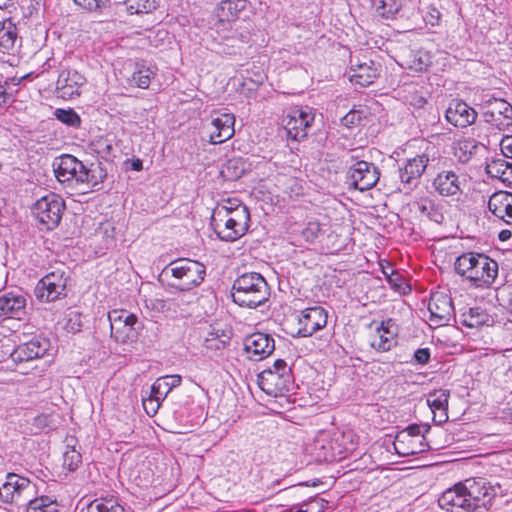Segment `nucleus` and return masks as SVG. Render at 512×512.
<instances>
[{
  "label": "nucleus",
  "mask_w": 512,
  "mask_h": 512,
  "mask_svg": "<svg viewBox=\"0 0 512 512\" xmlns=\"http://www.w3.org/2000/svg\"><path fill=\"white\" fill-rule=\"evenodd\" d=\"M494 497L493 488L484 479H466L444 491L438 504L448 512H487Z\"/></svg>",
  "instance_id": "f257e3e1"
},
{
  "label": "nucleus",
  "mask_w": 512,
  "mask_h": 512,
  "mask_svg": "<svg viewBox=\"0 0 512 512\" xmlns=\"http://www.w3.org/2000/svg\"><path fill=\"white\" fill-rule=\"evenodd\" d=\"M54 172L57 180L61 183L75 181L85 184L92 190H99L100 185L107 178V168L102 161L97 160L85 165L70 154L62 155L58 163H54Z\"/></svg>",
  "instance_id": "f03ea898"
},
{
  "label": "nucleus",
  "mask_w": 512,
  "mask_h": 512,
  "mask_svg": "<svg viewBox=\"0 0 512 512\" xmlns=\"http://www.w3.org/2000/svg\"><path fill=\"white\" fill-rule=\"evenodd\" d=\"M234 207L218 204L211 215V226L220 240L234 242L246 234L250 213L241 202H230Z\"/></svg>",
  "instance_id": "7ed1b4c3"
},
{
  "label": "nucleus",
  "mask_w": 512,
  "mask_h": 512,
  "mask_svg": "<svg viewBox=\"0 0 512 512\" xmlns=\"http://www.w3.org/2000/svg\"><path fill=\"white\" fill-rule=\"evenodd\" d=\"M231 297L240 307L255 309L269 300L270 287L261 274L244 273L234 280Z\"/></svg>",
  "instance_id": "20e7f679"
},
{
  "label": "nucleus",
  "mask_w": 512,
  "mask_h": 512,
  "mask_svg": "<svg viewBox=\"0 0 512 512\" xmlns=\"http://www.w3.org/2000/svg\"><path fill=\"white\" fill-rule=\"evenodd\" d=\"M164 275L170 274L173 281L169 284L171 287L180 291H189L201 285L206 276V267L195 260L177 259L168 264L162 272Z\"/></svg>",
  "instance_id": "39448f33"
},
{
  "label": "nucleus",
  "mask_w": 512,
  "mask_h": 512,
  "mask_svg": "<svg viewBox=\"0 0 512 512\" xmlns=\"http://www.w3.org/2000/svg\"><path fill=\"white\" fill-rule=\"evenodd\" d=\"M258 385L270 396H281L290 391L292 373L290 367L282 359H277L272 367L264 369L258 375Z\"/></svg>",
  "instance_id": "423d86ee"
},
{
  "label": "nucleus",
  "mask_w": 512,
  "mask_h": 512,
  "mask_svg": "<svg viewBox=\"0 0 512 512\" xmlns=\"http://www.w3.org/2000/svg\"><path fill=\"white\" fill-rule=\"evenodd\" d=\"M66 205L63 198L53 192L38 199L32 206V214L46 230H53L61 222Z\"/></svg>",
  "instance_id": "0eeeda50"
},
{
  "label": "nucleus",
  "mask_w": 512,
  "mask_h": 512,
  "mask_svg": "<svg viewBox=\"0 0 512 512\" xmlns=\"http://www.w3.org/2000/svg\"><path fill=\"white\" fill-rule=\"evenodd\" d=\"M111 337L118 343L132 342L140 328L138 317L127 310H112L108 313Z\"/></svg>",
  "instance_id": "6e6552de"
},
{
  "label": "nucleus",
  "mask_w": 512,
  "mask_h": 512,
  "mask_svg": "<svg viewBox=\"0 0 512 512\" xmlns=\"http://www.w3.org/2000/svg\"><path fill=\"white\" fill-rule=\"evenodd\" d=\"M68 278L64 269H56L46 274L36 284V298L41 302H53L65 297Z\"/></svg>",
  "instance_id": "1a4fd4ad"
},
{
  "label": "nucleus",
  "mask_w": 512,
  "mask_h": 512,
  "mask_svg": "<svg viewBox=\"0 0 512 512\" xmlns=\"http://www.w3.org/2000/svg\"><path fill=\"white\" fill-rule=\"evenodd\" d=\"M36 493V485L28 478L8 473L6 481L0 487V498L5 503L24 504Z\"/></svg>",
  "instance_id": "9d476101"
},
{
  "label": "nucleus",
  "mask_w": 512,
  "mask_h": 512,
  "mask_svg": "<svg viewBox=\"0 0 512 512\" xmlns=\"http://www.w3.org/2000/svg\"><path fill=\"white\" fill-rule=\"evenodd\" d=\"M483 120L498 130L512 126V105L504 99L490 98L482 105Z\"/></svg>",
  "instance_id": "9b49d317"
},
{
  "label": "nucleus",
  "mask_w": 512,
  "mask_h": 512,
  "mask_svg": "<svg viewBox=\"0 0 512 512\" xmlns=\"http://www.w3.org/2000/svg\"><path fill=\"white\" fill-rule=\"evenodd\" d=\"M379 176V170L373 163L361 160L349 168L347 177L351 186L363 192L373 188Z\"/></svg>",
  "instance_id": "f8f14e48"
},
{
  "label": "nucleus",
  "mask_w": 512,
  "mask_h": 512,
  "mask_svg": "<svg viewBox=\"0 0 512 512\" xmlns=\"http://www.w3.org/2000/svg\"><path fill=\"white\" fill-rule=\"evenodd\" d=\"M314 121V115L302 108H295L282 119L287 137L299 141L307 136V130Z\"/></svg>",
  "instance_id": "ddd939ff"
},
{
  "label": "nucleus",
  "mask_w": 512,
  "mask_h": 512,
  "mask_svg": "<svg viewBox=\"0 0 512 512\" xmlns=\"http://www.w3.org/2000/svg\"><path fill=\"white\" fill-rule=\"evenodd\" d=\"M498 270V263L483 254L475 269L469 272L470 278L468 281L475 288H490L498 276Z\"/></svg>",
  "instance_id": "4468645a"
},
{
  "label": "nucleus",
  "mask_w": 512,
  "mask_h": 512,
  "mask_svg": "<svg viewBox=\"0 0 512 512\" xmlns=\"http://www.w3.org/2000/svg\"><path fill=\"white\" fill-rule=\"evenodd\" d=\"M430 320L437 326H443L449 323L454 317V306L449 295L443 292H434L430 296L428 303Z\"/></svg>",
  "instance_id": "2eb2a0df"
},
{
  "label": "nucleus",
  "mask_w": 512,
  "mask_h": 512,
  "mask_svg": "<svg viewBox=\"0 0 512 512\" xmlns=\"http://www.w3.org/2000/svg\"><path fill=\"white\" fill-rule=\"evenodd\" d=\"M327 311L321 306H313L301 311L298 317L300 328L298 334L302 337L313 335L327 324Z\"/></svg>",
  "instance_id": "dca6fc26"
},
{
  "label": "nucleus",
  "mask_w": 512,
  "mask_h": 512,
  "mask_svg": "<svg viewBox=\"0 0 512 512\" xmlns=\"http://www.w3.org/2000/svg\"><path fill=\"white\" fill-rule=\"evenodd\" d=\"M244 350L250 360L260 361L275 350V342L269 334L256 332L245 338Z\"/></svg>",
  "instance_id": "f3484780"
},
{
  "label": "nucleus",
  "mask_w": 512,
  "mask_h": 512,
  "mask_svg": "<svg viewBox=\"0 0 512 512\" xmlns=\"http://www.w3.org/2000/svg\"><path fill=\"white\" fill-rule=\"evenodd\" d=\"M86 78L74 69H63L56 82V91L59 97L69 100L81 94Z\"/></svg>",
  "instance_id": "a211bd4d"
},
{
  "label": "nucleus",
  "mask_w": 512,
  "mask_h": 512,
  "mask_svg": "<svg viewBox=\"0 0 512 512\" xmlns=\"http://www.w3.org/2000/svg\"><path fill=\"white\" fill-rule=\"evenodd\" d=\"M246 0H223L215 9L217 18L214 28L217 32L220 30H230L231 23L239 18V14L246 8Z\"/></svg>",
  "instance_id": "6ab92c4d"
},
{
  "label": "nucleus",
  "mask_w": 512,
  "mask_h": 512,
  "mask_svg": "<svg viewBox=\"0 0 512 512\" xmlns=\"http://www.w3.org/2000/svg\"><path fill=\"white\" fill-rule=\"evenodd\" d=\"M445 117L455 127H467L477 119V112L461 100H453L446 109Z\"/></svg>",
  "instance_id": "aec40b11"
},
{
  "label": "nucleus",
  "mask_w": 512,
  "mask_h": 512,
  "mask_svg": "<svg viewBox=\"0 0 512 512\" xmlns=\"http://www.w3.org/2000/svg\"><path fill=\"white\" fill-rule=\"evenodd\" d=\"M430 158L428 154L417 155L405 161L399 168V177L403 184L416 185L425 169L429 167Z\"/></svg>",
  "instance_id": "412c9836"
},
{
  "label": "nucleus",
  "mask_w": 512,
  "mask_h": 512,
  "mask_svg": "<svg viewBox=\"0 0 512 512\" xmlns=\"http://www.w3.org/2000/svg\"><path fill=\"white\" fill-rule=\"evenodd\" d=\"M434 190L443 197H455L462 194L459 176L452 170H443L433 179Z\"/></svg>",
  "instance_id": "4be33fe9"
},
{
  "label": "nucleus",
  "mask_w": 512,
  "mask_h": 512,
  "mask_svg": "<svg viewBox=\"0 0 512 512\" xmlns=\"http://www.w3.org/2000/svg\"><path fill=\"white\" fill-rule=\"evenodd\" d=\"M49 343L46 339L34 337L30 341L17 346L11 353L15 362H26L44 356Z\"/></svg>",
  "instance_id": "5701e85b"
},
{
  "label": "nucleus",
  "mask_w": 512,
  "mask_h": 512,
  "mask_svg": "<svg viewBox=\"0 0 512 512\" xmlns=\"http://www.w3.org/2000/svg\"><path fill=\"white\" fill-rule=\"evenodd\" d=\"M213 131L210 134L212 144H221L230 139L234 133L235 116L232 113H224L212 120Z\"/></svg>",
  "instance_id": "b1692460"
},
{
  "label": "nucleus",
  "mask_w": 512,
  "mask_h": 512,
  "mask_svg": "<svg viewBox=\"0 0 512 512\" xmlns=\"http://www.w3.org/2000/svg\"><path fill=\"white\" fill-rule=\"evenodd\" d=\"M488 208L497 218L507 224L512 223V193L506 191L494 193L489 198Z\"/></svg>",
  "instance_id": "393cba45"
},
{
  "label": "nucleus",
  "mask_w": 512,
  "mask_h": 512,
  "mask_svg": "<svg viewBox=\"0 0 512 512\" xmlns=\"http://www.w3.org/2000/svg\"><path fill=\"white\" fill-rule=\"evenodd\" d=\"M352 74L350 81L366 87L372 84L378 78L380 73V65L372 60L369 62L357 63L351 65Z\"/></svg>",
  "instance_id": "a878e982"
},
{
  "label": "nucleus",
  "mask_w": 512,
  "mask_h": 512,
  "mask_svg": "<svg viewBox=\"0 0 512 512\" xmlns=\"http://www.w3.org/2000/svg\"><path fill=\"white\" fill-rule=\"evenodd\" d=\"M450 392L445 389L435 390L427 396V404L433 413V421L438 424L448 420V400Z\"/></svg>",
  "instance_id": "bb28decb"
},
{
  "label": "nucleus",
  "mask_w": 512,
  "mask_h": 512,
  "mask_svg": "<svg viewBox=\"0 0 512 512\" xmlns=\"http://www.w3.org/2000/svg\"><path fill=\"white\" fill-rule=\"evenodd\" d=\"M393 446L395 452L400 456H410L425 452L429 446L424 440L413 438L406 433H397Z\"/></svg>",
  "instance_id": "cd10ccee"
},
{
  "label": "nucleus",
  "mask_w": 512,
  "mask_h": 512,
  "mask_svg": "<svg viewBox=\"0 0 512 512\" xmlns=\"http://www.w3.org/2000/svg\"><path fill=\"white\" fill-rule=\"evenodd\" d=\"M26 298L7 293L0 297V315L21 320L25 314Z\"/></svg>",
  "instance_id": "c85d7f7f"
},
{
  "label": "nucleus",
  "mask_w": 512,
  "mask_h": 512,
  "mask_svg": "<svg viewBox=\"0 0 512 512\" xmlns=\"http://www.w3.org/2000/svg\"><path fill=\"white\" fill-rule=\"evenodd\" d=\"M392 320L382 321L376 328L375 334L371 340V346L378 351H388L395 344V332L391 330Z\"/></svg>",
  "instance_id": "c756f323"
},
{
  "label": "nucleus",
  "mask_w": 512,
  "mask_h": 512,
  "mask_svg": "<svg viewBox=\"0 0 512 512\" xmlns=\"http://www.w3.org/2000/svg\"><path fill=\"white\" fill-rule=\"evenodd\" d=\"M486 173L508 185L512 184V163L503 158H493L486 163Z\"/></svg>",
  "instance_id": "7c9ffc66"
},
{
  "label": "nucleus",
  "mask_w": 512,
  "mask_h": 512,
  "mask_svg": "<svg viewBox=\"0 0 512 512\" xmlns=\"http://www.w3.org/2000/svg\"><path fill=\"white\" fill-rule=\"evenodd\" d=\"M24 505L26 512H59L60 507L56 497L36 493Z\"/></svg>",
  "instance_id": "2f4dec72"
},
{
  "label": "nucleus",
  "mask_w": 512,
  "mask_h": 512,
  "mask_svg": "<svg viewBox=\"0 0 512 512\" xmlns=\"http://www.w3.org/2000/svg\"><path fill=\"white\" fill-rule=\"evenodd\" d=\"M493 322L492 317L481 307H472L462 313L461 324L468 328H477L482 325H489Z\"/></svg>",
  "instance_id": "473e14b6"
},
{
  "label": "nucleus",
  "mask_w": 512,
  "mask_h": 512,
  "mask_svg": "<svg viewBox=\"0 0 512 512\" xmlns=\"http://www.w3.org/2000/svg\"><path fill=\"white\" fill-rule=\"evenodd\" d=\"M482 253L468 252L463 253L457 257L455 261V271L458 275L465 278L467 281L470 278L469 272L475 269L477 262L482 258Z\"/></svg>",
  "instance_id": "72a5a7b5"
},
{
  "label": "nucleus",
  "mask_w": 512,
  "mask_h": 512,
  "mask_svg": "<svg viewBox=\"0 0 512 512\" xmlns=\"http://www.w3.org/2000/svg\"><path fill=\"white\" fill-rule=\"evenodd\" d=\"M77 441L74 438L68 440L66 450L63 452V468L74 472L82 464V455L76 448Z\"/></svg>",
  "instance_id": "f704fd0d"
},
{
  "label": "nucleus",
  "mask_w": 512,
  "mask_h": 512,
  "mask_svg": "<svg viewBox=\"0 0 512 512\" xmlns=\"http://www.w3.org/2000/svg\"><path fill=\"white\" fill-rule=\"evenodd\" d=\"M181 381L180 375H168L158 378L151 386L152 394H158L163 400L173 388L181 384Z\"/></svg>",
  "instance_id": "c9c22d12"
},
{
  "label": "nucleus",
  "mask_w": 512,
  "mask_h": 512,
  "mask_svg": "<svg viewBox=\"0 0 512 512\" xmlns=\"http://www.w3.org/2000/svg\"><path fill=\"white\" fill-rule=\"evenodd\" d=\"M87 512H124V508L114 496H106L93 500Z\"/></svg>",
  "instance_id": "e433bc0d"
},
{
  "label": "nucleus",
  "mask_w": 512,
  "mask_h": 512,
  "mask_svg": "<svg viewBox=\"0 0 512 512\" xmlns=\"http://www.w3.org/2000/svg\"><path fill=\"white\" fill-rule=\"evenodd\" d=\"M400 8L401 4L397 0L375 1L376 15L385 20L393 19Z\"/></svg>",
  "instance_id": "4c0bfd02"
},
{
  "label": "nucleus",
  "mask_w": 512,
  "mask_h": 512,
  "mask_svg": "<svg viewBox=\"0 0 512 512\" xmlns=\"http://www.w3.org/2000/svg\"><path fill=\"white\" fill-rule=\"evenodd\" d=\"M458 157L460 161L467 162L473 155H475L479 148H485L483 144L476 141L474 138H465L458 141Z\"/></svg>",
  "instance_id": "58836bf2"
},
{
  "label": "nucleus",
  "mask_w": 512,
  "mask_h": 512,
  "mask_svg": "<svg viewBox=\"0 0 512 512\" xmlns=\"http://www.w3.org/2000/svg\"><path fill=\"white\" fill-rule=\"evenodd\" d=\"M54 115L57 120L73 128H79L81 126V118L78 113L72 109L58 108L54 111Z\"/></svg>",
  "instance_id": "ea45409f"
},
{
  "label": "nucleus",
  "mask_w": 512,
  "mask_h": 512,
  "mask_svg": "<svg viewBox=\"0 0 512 512\" xmlns=\"http://www.w3.org/2000/svg\"><path fill=\"white\" fill-rule=\"evenodd\" d=\"M407 64L415 72L425 71L431 64L430 55L424 51L414 52L411 54Z\"/></svg>",
  "instance_id": "a19ab883"
},
{
  "label": "nucleus",
  "mask_w": 512,
  "mask_h": 512,
  "mask_svg": "<svg viewBox=\"0 0 512 512\" xmlns=\"http://www.w3.org/2000/svg\"><path fill=\"white\" fill-rule=\"evenodd\" d=\"M126 4L130 14L150 13L157 8L155 0H127Z\"/></svg>",
  "instance_id": "79ce46f5"
},
{
  "label": "nucleus",
  "mask_w": 512,
  "mask_h": 512,
  "mask_svg": "<svg viewBox=\"0 0 512 512\" xmlns=\"http://www.w3.org/2000/svg\"><path fill=\"white\" fill-rule=\"evenodd\" d=\"M16 40L17 33L14 25L9 23L0 28V47L8 51L14 47Z\"/></svg>",
  "instance_id": "37998d69"
},
{
  "label": "nucleus",
  "mask_w": 512,
  "mask_h": 512,
  "mask_svg": "<svg viewBox=\"0 0 512 512\" xmlns=\"http://www.w3.org/2000/svg\"><path fill=\"white\" fill-rule=\"evenodd\" d=\"M229 340V337L222 333L219 335L217 332H210L208 336L204 340V347L209 351H218L225 348L227 342Z\"/></svg>",
  "instance_id": "c03bdc74"
},
{
  "label": "nucleus",
  "mask_w": 512,
  "mask_h": 512,
  "mask_svg": "<svg viewBox=\"0 0 512 512\" xmlns=\"http://www.w3.org/2000/svg\"><path fill=\"white\" fill-rule=\"evenodd\" d=\"M326 232L322 225L318 221H310L306 227L302 230V237L308 243H313L321 235Z\"/></svg>",
  "instance_id": "a18cd8bd"
},
{
  "label": "nucleus",
  "mask_w": 512,
  "mask_h": 512,
  "mask_svg": "<svg viewBox=\"0 0 512 512\" xmlns=\"http://www.w3.org/2000/svg\"><path fill=\"white\" fill-rule=\"evenodd\" d=\"M384 274L386 275L388 283L394 290L400 293H406L407 289L410 290L409 285L406 283V279L400 273L391 270L390 274L386 271H384Z\"/></svg>",
  "instance_id": "49530a36"
},
{
  "label": "nucleus",
  "mask_w": 512,
  "mask_h": 512,
  "mask_svg": "<svg viewBox=\"0 0 512 512\" xmlns=\"http://www.w3.org/2000/svg\"><path fill=\"white\" fill-rule=\"evenodd\" d=\"M82 9L91 13H102L107 7L109 0H73Z\"/></svg>",
  "instance_id": "de8ad7c7"
},
{
  "label": "nucleus",
  "mask_w": 512,
  "mask_h": 512,
  "mask_svg": "<svg viewBox=\"0 0 512 512\" xmlns=\"http://www.w3.org/2000/svg\"><path fill=\"white\" fill-rule=\"evenodd\" d=\"M92 147L102 159L108 160L113 155L114 148L108 139L100 138L92 143Z\"/></svg>",
  "instance_id": "09e8293b"
},
{
  "label": "nucleus",
  "mask_w": 512,
  "mask_h": 512,
  "mask_svg": "<svg viewBox=\"0 0 512 512\" xmlns=\"http://www.w3.org/2000/svg\"><path fill=\"white\" fill-rule=\"evenodd\" d=\"M153 71L150 68H141L133 73V81L139 88L146 89L150 85Z\"/></svg>",
  "instance_id": "8fccbe9b"
},
{
  "label": "nucleus",
  "mask_w": 512,
  "mask_h": 512,
  "mask_svg": "<svg viewBox=\"0 0 512 512\" xmlns=\"http://www.w3.org/2000/svg\"><path fill=\"white\" fill-rule=\"evenodd\" d=\"M353 433L351 431L343 432L340 436H336L334 441L336 443L341 439L342 442L339 444L340 449L338 450L339 454H343L346 452H351L355 449V443L353 442Z\"/></svg>",
  "instance_id": "3c124183"
},
{
  "label": "nucleus",
  "mask_w": 512,
  "mask_h": 512,
  "mask_svg": "<svg viewBox=\"0 0 512 512\" xmlns=\"http://www.w3.org/2000/svg\"><path fill=\"white\" fill-rule=\"evenodd\" d=\"M160 396L158 394H150L149 398L143 399V407L146 413L150 416H153L157 413L160 407Z\"/></svg>",
  "instance_id": "603ef678"
},
{
  "label": "nucleus",
  "mask_w": 512,
  "mask_h": 512,
  "mask_svg": "<svg viewBox=\"0 0 512 512\" xmlns=\"http://www.w3.org/2000/svg\"><path fill=\"white\" fill-rule=\"evenodd\" d=\"M429 429H430V427L427 425L422 426V425H418V424H412V425H409L404 430L400 431L399 433H406L413 438H419V439L425 440L424 434L426 432H428Z\"/></svg>",
  "instance_id": "864d4df0"
},
{
  "label": "nucleus",
  "mask_w": 512,
  "mask_h": 512,
  "mask_svg": "<svg viewBox=\"0 0 512 512\" xmlns=\"http://www.w3.org/2000/svg\"><path fill=\"white\" fill-rule=\"evenodd\" d=\"M498 300L501 305L512 310V285L503 286L498 289Z\"/></svg>",
  "instance_id": "5fc2aeb1"
},
{
  "label": "nucleus",
  "mask_w": 512,
  "mask_h": 512,
  "mask_svg": "<svg viewBox=\"0 0 512 512\" xmlns=\"http://www.w3.org/2000/svg\"><path fill=\"white\" fill-rule=\"evenodd\" d=\"M361 119L360 112L351 110L344 117H342L341 122L344 126L351 127L356 125Z\"/></svg>",
  "instance_id": "6e6d98bb"
},
{
  "label": "nucleus",
  "mask_w": 512,
  "mask_h": 512,
  "mask_svg": "<svg viewBox=\"0 0 512 512\" xmlns=\"http://www.w3.org/2000/svg\"><path fill=\"white\" fill-rule=\"evenodd\" d=\"M500 148L505 158H512V135H507L502 138Z\"/></svg>",
  "instance_id": "4d7b16f0"
},
{
  "label": "nucleus",
  "mask_w": 512,
  "mask_h": 512,
  "mask_svg": "<svg viewBox=\"0 0 512 512\" xmlns=\"http://www.w3.org/2000/svg\"><path fill=\"white\" fill-rule=\"evenodd\" d=\"M414 359L418 364H427L430 360V350L428 348L417 349L414 353Z\"/></svg>",
  "instance_id": "13d9d810"
},
{
  "label": "nucleus",
  "mask_w": 512,
  "mask_h": 512,
  "mask_svg": "<svg viewBox=\"0 0 512 512\" xmlns=\"http://www.w3.org/2000/svg\"><path fill=\"white\" fill-rule=\"evenodd\" d=\"M12 100V94L7 92L2 86H0V106Z\"/></svg>",
  "instance_id": "bf43d9fd"
},
{
  "label": "nucleus",
  "mask_w": 512,
  "mask_h": 512,
  "mask_svg": "<svg viewBox=\"0 0 512 512\" xmlns=\"http://www.w3.org/2000/svg\"><path fill=\"white\" fill-rule=\"evenodd\" d=\"M428 204L431 205L430 202L427 203V201L425 202H418L417 203V209L418 211L420 212L421 215H428L429 213V206Z\"/></svg>",
  "instance_id": "052dcab7"
},
{
  "label": "nucleus",
  "mask_w": 512,
  "mask_h": 512,
  "mask_svg": "<svg viewBox=\"0 0 512 512\" xmlns=\"http://www.w3.org/2000/svg\"><path fill=\"white\" fill-rule=\"evenodd\" d=\"M311 504H315L318 508V511L321 512L325 508L327 502L322 498H315L311 501Z\"/></svg>",
  "instance_id": "680f3d73"
},
{
  "label": "nucleus",
  "mask_w": 512,
  "mask_h": 512,
  "mask_svg": "<svg viewBox=\"0 0 512 512\" xmlns=\"http://www.w3.org/2000/svg\"><path fill=\"white\" fill-rule=\"evenodd\" d=\"M511 236H512L511 231L507 230V229H504V230L500 231L498 237H499L500 241H507V240H509L511 238Z\"/></svg>",
  "instance_id": "e2e57ef3"
},
{
  "label": "nucleus",
  "mask_w": 512,
  "mask_h": 512,
  "mask_svg": "<svg viewBox=\"0 0 512 512\" xmlns=\"http://www.w3.org/2000/svg\"><path fill=\"white\" fill-rule=\"evenodd\" d=\"M143 168V163L140 159H136L132 162V169L135 171H140Z\"/></svg>",
  "instance_id": "0e129e2a"
},
{
  "label": "nucleus",
  "mask_w": 512,
  "mask_h": 512,
  "mask_svg": "<svg viewBox=\"0 0 512 512\" xmlns=\"http://www.w3.org/2000/svg\"><path fill=\"white\" fill-rule=\"evenodd\" d=\"M426 103V100L423 97L417 98V100L413 103V105H416L418 107H422Z\"/></svg>",
  "instance_id": "69168bd1"
},
{
  "label": "nucleus",
  "mask_w": 512,
  "mask_h": 512,
  "mask_svg": "<svg viewBox=\"0 0 512 512\" xmlns=\"http://www.w3.org/2000/svg\"><path fill=\"white\" fill-rule=\"evenodd\" d=\"M230 202H240V201L237 199H234V200L228 199L225 202H223L222 204H226L228 207H234L235 204H231Z\"/></svg>",
  "instance_id": "338daca9"
},
{
  "label": "nucleus",
  "mask_w": 512,
  "mask_h": 512,
  "mask_svg": "<svg viewBox=\"0 0 512 512\" xmlns=\"http://www.w3.org/2000/svg\"><path fill=\"white\" fill-rule=\"evenodd\" d=\"M285 512H287V511H285Z\"/></svg>",
  "instance_id": "774afa93"
}]
</instances>
